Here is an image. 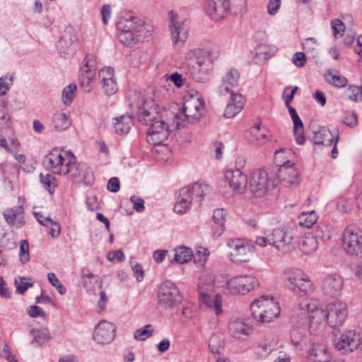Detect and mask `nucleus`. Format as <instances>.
<instances>
[{"instance_id": "obj_1", "label": "nucleus", "mask_w": 362, "mask_h": 362, "mask_svg": "<svg viewBox=\"0 0 362 362\" xmlns=\"http://www.w3.org/2000/svg\"><path fill=\"white\" fill-rule=\"evenodd\" d=\"M204 112V103L198 93L184 98L182 110L173 115L172 124L163 120L160 107L153 99H146L139 107V122L148 129L147 141L153 145H159L165 141L169 132L179 129L182 122L196 124L199 122Z\"/></svg>"}, {"instance_id": "obj_2", "label": "nucleus", "mask_w": 362, "mask_h": 362, "mask_svg": "<svg viewBox=\"0 0 362 362\" xmlns=\"http://www.w3.org/2000/svg\"><path fill=\"white\" fill-rule=\"evenodd\" d=\"M211 53L209 50L194 49L185 55V74L197 82L207 80L212 69Z\"/></svg>"}, {"instance_id": "obj_3", "label": "nucleus", "mask_w": 362, "mask_h": 362, "mask_svg": "<svg viewBox=\"0 0 362 362\" xmlns=\"http://www.w3.org/2000/svg\"><path fill=\"white\" fill-rule=\"evenodd\" d=\"M252 317L258 322L269 323L277 318L281 312L279 303L274 297L262 296L250 305Z\"/></svg>"}, {"instance_id": "obj_4", "label": "nucleus", "mask_w": 362, "mask_h": 362, "mask_svg": "<svg viewBox=\"0 0 362 362\" xmlns=\"http://www.w3.org/2000/svg\"><path fill=\"white\" fill-rule=\"evenodd\" d=\"M198 287L200 308L216 315L222 313V297L215 293L212 282L210 281L206 283L204 278H201Z\"/></svg>"}, {"instance_id": "obj_5", "label": "nucleus", "mask_w": 362, "mask_h": 362, "mask_svg": "<svg viewBox=\"0 0 362 362\" xmlns=\"http://www.w3.org/2000/svg\"><path fill=\"white\" fill-rule=\"evenodd\" d=\"M75 163L76 157L70 151L53 150L44 158V164L48 170L54 174L67 176Z\"/></svg>"}, {"instance_id": "obj_6", "label": "nucleus", "mask_w": 362, "mask_h": 362, "mask_svg": "<svg viewBox=\"0 0 362 362\" xmlns=\"http://www.w3.org/2000/svg\"><path fill=\"white\" fill-rule=\"evenodd\" d=\"M292 232L284 228H277L267 236L258 237L255 243L261 247L267 244L274 246L282 252H288L293 248Z\"/></svg>"}, {"instance_id": "obj_7", "label": "nucleus", "mask_w": 362, "mask_h": 362, "mask_svg": "<svg viewBox=\"0 0 362 362\" xmlns=\"http://www.w3.org/2000/svg\"><path fill=\"white\" fill-rule=\"evenodd\" d=\"M285 285L293 293L303 296L312 291V284L304 273L299 269H291L284 272Z\"/></svg>"}, {"instance_id": "obj_8", "label": "nucleus", "mask_w": 362, "mask_h": 362, "mask_svg": "<svg viewBox=\"0 0 362 362\" xmlns=\"http://www.w3.org/2000/svg\"><path fill=\"white\" fill-rule=\"evenodd\" d=\"M342 246L349 255L362 257V235L355 225L347 226L342 233Z\"/></svg>"}, {"instance_id": "obj_9", "label": "nucleus", "mask_w": 362, "mask_h": 362, "mask_svg": "<svg viewBox=\"0 0 362 362\" xmlns=\"http://www.w3.org/2000/svg\"><path fill=\"white\" fill-rule=\"evenodd\" d=\"M292 323L293 328L291 333V344L298 350L305 349L309 341L308 335V320L305 313L298 319V317H292Z\"/></svg>"}, {"instance_id": "obj_10", "label": "nucleus", "mask_w": 362, "mask_h": 362, "mask_svg": "<svg viewBox=\"0 0 362 362\" xmlns=\"http://www.w3.org/2000/svg\"><path fill=\"white\" fill-rule=\"evenodd\" d=\"M259 283L253 275H240L227 281V290L231 294H246L258 288Z\"/></svg>"}, {"instance_id": "obj_11", "label": "nucleus", "mask_w": 362, "mask_h": 362, "mask_svg": "<svg viewBox=\"0 0 362 362\" xmlns=\"http://www.w3.org/2000/svg\"><path fill=\"white\" fill-rule=\"evenodd\" d=\"M158 303L165 308H170L179 304L182 296L176 285L166 281L161 284L157 294Z\"/></svg>"}, {"instance_id": "obj_12", "label": "nucleus", "mask_w": 362, "mask_h": 362, "mask_svg": "<svg viewBox=\"0 0 362 362\" xmlns=\"http://www.w3.org/2000/svg\"><path fill=\"white\" fill-rule=\"evenodd\" d=\"M85 65L81 68L78 76L80 85L86 93L90 92L94 87L96 67V57L93 54H88L84 59Z\"/></svg>"}, {"instance_id": "obj_13", "label": "nucleus", "mask_w": 362, "mask_h": 362, "mask_svg": "<svg viewBox=\"0 0 362 362\" xmlns=\"http://www.w3.org/2000/svg\"><path fill=\"white\" fill-rule=\"evenodd\" d=\"M348 316V305L342 300H334L327 305V322L333 328L344 324Z\"/></svg>"}, {"instance_id": "obj_14", "label": "nucleus", "mask_w": 362, "mask_h": 362, "mask_svg": "<svg viewBox=\"0 0 362 362\" xmlns=\"http://www.w3.org/2000/svg\"><path fill=\"white\" fill-rule=\"evenodd\" d=\"M361 344L360 334L354 330H348L341 333L334 342L336 350L341 354H348L356 350Z\"/></svg>"}, {"instance_id": "obj_15", "label": "nucleus", "mask_w": 362, "mask_h": 362, "mask_svg": "<svg viewBox=\"0 0 362 362\" xmlns=\"http://www.w3.org/2000/svg\"><path fill=\"white\" fill-rule=\"evenodd\" d=\"M270 180L268 173L262 169H256L250 174L249 180V189L255 197L264 196L269 189Z\"/></svg>"}, {"instance_id": "obj_16", "label": "nucleus", "mask_w": 362, "mask_h": 362, "mask_svg": "<svg viewBox=\"0 0 362 362\" xmlns=\"http://www.w3.org/2000/svg\"><path fill=\"white\" fill-rule=\"evenodd\" d=\"M115 331L116 327L114 324L102 320L95 327L93 338L98 344H109L114 339Z\"/></svg>"}, {"instance_id": "obj_17", "label": "nucleus", "mask_w": 362, "mask_h": 362, "mask_svg": "<svg viewBox=\"0 0 362 362\" xmlns=\"http://www.w3.org/2000/svg\"><path fill=\"white\" fill-rule=\"evenodd\" d=\"M68 178L76 182H82L90 185L94 182V175L92 170L85 163L74 164Z\"/></svg>"}, {"instance_id": "obj_18", "label": "nucleus", "mask_w": 362, "mask_h": 362, "mask_svg": "<svg viewBox=\"0 0 362 362\" xmlns=\"http://www.w3.org/2000/svg\"><path fill=\"white\" fill-rule=\"evenodd\" d=\"M226 180L235 194H243L247 185V177L240 170H229L225 173Z\"/></svg>"}, {"instance_id": "obj_19", "label": "nucleus", "mask_w": 362, "mask_h": 362, "mask_svg": "<svg viewBox=\"0 0 362 362\" xmlns=\"http://www.w3.org/2000/svg\"><path fill=\"white\" fill-rule=\"evenodd\" d=\"M229 335L239 340L246 339L252 332V327L245 319L235 318L229 321L228 325Z\"/></svg>"}, {"instance_id": "obj_20", "label": "nucleus", "mask_w": 362, "mask_h": 362, "mask_svg": "<svg viewBox=\"0 0 362 362\" xmlns=\"http://www.w3.org/2000/svg\"><path fill=\"white\" fill-rule=\"evenodd\" d=\"M229 8L228 0H206V13L214 21L223 19Z\"/></svg>"}, {"instance_id": "obj_21", "label": "nucleus", "mask_w": 362, "mask_h": 362, "mask_svg": "<svg viewBox=\"0 0 362 362\" xmlns=\"http://www.w3.org/2000/svg\"><path fill=\"white\" fill-rule=\"evenodd\" d=\"M189 21L184 20L182 22L174 23L170 26L171 37L175 47L180 49L182 47L189 35Z\"/></svg>"}, {"instance_id": "obj_22", "label": "nucleus", "mask_w": 362, "mask_h": 362, "mask_svg": "<svg viewBox=\"0 0 362 362\" xmlns=\"http://www.w3.org/2000/svg\"><path fill=\"white\" fill-rule=\"evenodd\" d=\"M343 286V279L337 274L327 276L322 283L323 293L330 298L338 297L342 291Z\"/></svg>"}, {"instance_id": "obj_23", "label": "nucleus", "mask_w": 362, "mask_h": 362, "mask_svg": "<svg viewBox=\"0 0 362 362\" xmlns=\"http://www.w3.org/2000/svg\"><path fill=\"white\" fill-rule=\"evenodd\" d=\"M277 175L281 182L286 187H291L299 183L298 172L293 165L288 164L281 165Z\"/></svg>"}, {"instance_id": "obj_24", "label": "nucleus", "mask_w": 362, "mask_h": 362, "mask_svg": "<svg viewBox=\"0 0 362 362\" xmlns=\"http://www.w3.org/2000/svg\"><path fill=\"white\" fill-rule=\"evenodd\" d=\"M229 93H230V98L225 110L224 117L233 118L243 109L245 99L241 94L234 93L233 91Z\"/></svg>"}, {"instance_id": "obj_25", "label": "nucleus", "mask_w": 362, "mask_h": 362, "mask_svg": "<svg viewBox=\"0 0 362 362\" xmlns=\"http://www.w3.org/2000/svg\"><path fill=\"white\" fill-rule=\"evenodd\" d=\"M240 74L236 69H230L223 77L222 83L218 86V92L221 95H226L231 91L233 88L238 84Z\"/></svg>"}, {"instance_id": "obj_26", "label": "nucleus", "mask_w": 362, "mask_h": 362, "mask_svg": "<svg viewBox=\"0 0 362 362\" xmlns=\"http://www.w3.org/2000/svg\"><path fill=\"white\" fill-rule=\"evenodd\" d=\"M193 201L190 192V187H186L180 189L177 202L174 206V211L177 214H185L189 209Z\"/></svg>"}, {"instance_id": "obj_27", "label": "nucleus", "mask_w": 362, "mask_h": 362, "mask_svg": "<svg viewBox=\"0 0 362 362\" xmlns=\"http://www.w3.org/2000/svg\"><path fill=\"white\" fill-rule=\"evenodd\" d=\"M308 358L312 362H333L326 346L319 343L312 344L308 351Z\"/></svg>"}, {"instance_id": "obj_28", "label": "nucleus", "mask_w": 362, "mask_h": 362, "mask_svg": "<svg viewBox=\"0 0 362 362\" xmlns=\"http://www.w3.org/2000/svg\"><path fill=\"white\" fill-rule=\"evenodd\" d=\"M76 40L75 35L69 32H66L59 42L60 52L64 54V57L72 55L75 52L74 42Z\"/></svg>"}, {"instance_id": "obj_29", "label": "nucleus", "mask_w": 362, "mask_h": 362, "mask_svg": "<svg viewBox=\"0 0 362 362\" xmlns=\"http://www.w3.org/2000/svg\"><path fill=\"white\" fill-rule=\"evenodd\" d=\"M227 212L223 209H216L214 211V226H213L214 235L215 236H220L225 229V220Z\"/></svg>"}, {"instance_id": "obj_30", "label": "nucleus", "mask_w": 362, "mask_h": 362, "mask_svg": "<svg viewBox=\"0 0 362 362\" xmlns=\"http://www.w3.org/2000/svg\"><path fill=\"white\" fill-rule=\"evenodd\" d=\"M117 28L119 30H125L139 34L143 29V25L139 19L136 17H132L129 19L124 18L121 20L117 24Z\"/></svg>"}, {"instance_id": "obj_31", "label": "nucleus", "mask_w": 362, "mask_h": 362, "mask_svg": "<svg viewBox=\"0 0 362 362\" xmlns=\"http://www.w3.org/2000/svg\"><path fill=\"white\" fill-rule=\"evenodd\" d=\"M312 140L315 144L329 146L334 141V136L327 127H322L314 132Z\"/></svg>"}, {"instance_id": "obj_32", "label": "nucleus", "mask_w": 362, "mask_h": 362, "mask_svg": "<svg viewBox=\"0 0 362 362\" xmlns=\"http://www.w3.org/2000/svg\"><path fill=\"white\" fill-rule=\"evenodd\" d=\"M318 247V241L313 234L305 235L299 240V248L304 254H310L315 251Z\"/></svg>"}, {"instance_id": "obj_33", "label": "nucleus", "mask_w": 362, "mask_h": 362, "mask_svg": "<svg viewBox=\"0 0 362 362\" xmlns=\"http://www.w3.org/2000/svg\"><path fill=\"white\" fill-rule=\"evenodd\" d=\"M30 334L33 336L30 344L35 346H41L52 338L47 329H32Z\"/></svg>"}, {"instance_id": "obj_34", "label": "nucleus", "mask_w": 362, "mask_h": 362, "mask_svg": "<svg viewBox=\"0 0 362 362\" xmlns=\"http://www.w3.org/2000/svg\"><path fill=\"white\" fill-rule=\"evenodd\" d=\"M115 122L114 126L115 132L119 134H127L131 129V124L132 122V117L130 115H121L115 118Z\"/></svg>"}, {"instance_id": "obj_35", "label": "nucleus", "mask_w": 362, "mask_h": 362, "mask_svg": "<svg viewBox=\"0 0 362 362\" xmlns=\"http://www.w3.org/2000/svg\"><path fill=\"white\" fill-rule=\"evenodd\" d=\"M52 124L56 131H64L71 126V119L66 113L57 112L53 116Z\"/></svg>"}, {"instance_id": "obj_36", "label": "nucleus", "mask_w": 362, "mask_h": 362, "mask_svg": "<svg viewBox=\"0 0 362 362\" xmlns=\"http://www.w3.org/2000/svg\"><path fill=\"white\" fill-rule=\"evenodd\" d=\"M35 216L41 225L50 228L49 233L52 237L57 238L60 235L61 227L57 222L53 221L49 217L45 218V222L42 221V214L41 212H35Z\"/></svg>"}, {"instance_id": "obj_37", "label": "nucleus", "mask_w": 362, "mask_h": 362, "mask_svg": "<svg viewBox=\"0 0 362 362\" xmlns=\"http://www.w3.org/2000/svg\"><path fill=\"white\" fill-rule=\"evenodd\" d=\"M193 256L190 248L185 246L177 248L174 253V262L179 264H184L191 259Z\"/></svg>"}, {"instance_id": "obj_38", "label": "nucleus", "mask_w": 362, "mask_h": 362, "mask_svg": "<svg viewBox=\"0 0 362 362\" xmlns=\"http://www.w3.org/2000/svg\"><path fill=\"white\" fill-rule=\"evenodd\" d=\"M189 187L193 201L200 204L209 190L208 185L194 183Z\"/></svg>"}, {"instance_id": "obj_39", "label": "nucleus", "mask_w": 362, "mask_h": 362, "mask_svg": "<svg viewBox=\"0 0 362 362\" xmlns=\"http://www.w3.org/2000/svg\"><path fill=\"white\" fill-rule=\"evenodd\" d=\"M4 216L8 224L21 226L23 223L22 214L13 209H7Z\"/></svg>"}, {"instance_id": "obj_40", "label": "nucleus", "mask_w": 362, "mask_h": 362, "mask_svg": "<svg viewBox=\"0 0 362 362\" xmlns=\"http://www.w3.org/2000/svg\"><path fill=\"white\" fill-rule=\"evenodd\" d=\"M298 219L300 226L310 228L316 223L317 216L315 211L303 212Z\"/></svg>"}, {"instance_id": "obj_41", "label": "nucleus", "mask_w": 362, "mask_h": 362, "mask_svg": "<svg viewBox=\"0 0 362 362\" xmlns=\"http://www.w3.org/2000/svg\"><path fill=\"white\" fill-rule=\"evenodd\" d=\"M250 247L245 243L244 245L237 252V255H231L230 259L237 263L246 262L250 259Z\"/></svg>"}, {"instance_id": "obj_42", "label": "nucleus", "mask_w": 362, "mask_h": 362, "mask_svg": "<svg viewBox=\"0 0 362 362\" xmlns=\"http://www.w3.org/2000/svg\"><path fill=\"white\" fill-rule=\"evenodd\" d=\"M140 35L136 34V33H132V31L127 30H119V33L118 34L119 40L126 45H132L138 40V37Z\"/></svg>"}, {"instance_id": "obj_43", "label": "nucleus", "mask_w": 362, "mask_h": 362, "mask_svg": "<svg viewBox=\"0 0 362 362\" xmlns=\"http://www.w3.org/2000/svg\"><path fill=\"white\" fill-rule=\"evenodd\" d=\"M325 76L329 83L337 88L344 87L347 84L346 78L338 74H333L330 70L327 71Z\"/></svg>"}, {"instance_id": "obj_44", "label": "nucleus", "mask_w": 362, "mask_h": 362, "mask_svg": "<svg viewBox=\"0 0 362 362\" xmlns=\"http://www.w3.org/2000/svg\"><path fill=\"white\" fill-rule=\"evenodd\" d=\"M40 180L45 189L47 190L50 194H52L54 188L57 187V181L55 177L49 173H47L45 175H43L42 173H40Z\"/></svg>"}, {"instance_id": "obj_45", "label": "nucleus", "mask_w": 362, "mask_h": 362, "mask_svg": "<svg viewBox=\"0 0 362 362\" xmlns=\"http://www.w3.org/2000/svg\"><path fill=\"white\" fill-rule=\"evenodd\" d=\"M228 4L234 15H243L246 11V0H228Z\"/></svg>"}, {"instance_id": "obj_46", "label": "nucleus", "mask_w": 362, "mask_h": 362, "mask_svg": "<svg viewBox=\"0 0 362 362\" xmlns=\"http://www.w3.org/2000/svg\"><path fill=\"white\" fill-rule=\"evenodd\" d=\"M76 86L71 83L66 86L62 92V101L65 105H69L76 96Z\"/></svg>"}, {"instance_id": "obj_47", "label": "nucleus", "mask_w": 362, "mask_h": 362, "mask_svg": "<svg viewBox=\"0 0 362 362\" xmlns=\"http://www.w3.org/2000/svg\"><path fill=\"white\" fill-rule=\"evenodd\" d=\"M327 321V310L324 311L322 308L317 310L308 317V325L313 326L315 325H320Z\"/></svg>"}, {"instance_id": "obj_48", "label": "nucleus", "mask_w": 362, "mask_h": 362, "mask_svg": "<svg viewBox=\"0 0 362 362\" xmlns=\"http://www.w3.org/2000/svg\"><path fill=\"white\" fill-rule=\"evenodd\" d=\"M314 237L316 240H327L332 238V231L330 228L324 224L318 225L315 229Z\"/></svg>"}, {"instance_id": "obj_49", "label": "nucleus", "mask_w": 362, "mask_h": 362, "mask_svg": "<svg viewBox=\"0 0 362 362\" xmlns=\"http://www.w3.org/2000/svg\"><path fill=\"white\" fill-rule=\"evenodd\" d=\"M209 255L206 248L200 247L194 255V262L198 267H203Z\"/></svg>"}, {"instance_id": "obj_50", "label": "nucleus", "mask_w": 362, "mask_h": 362, "mask_svg": "<svg viewBox=\"0 0 362 362\" xmlns=\"http://www.w3.org/2000/svg\"><path fill=\"white\" fill-rule=\"evenodd\" d=\"M153 329L151 325H146L143 328L137 329L134 333V338L137 340H145L153 334Z\"/></svg>"}, {"instance_id": "obj_51", "label": "nucleus", "mask_w": 362, "mask_h": 362, "mask_svg": "<svg viewBox=\"0 0 362 362\" xmlns=\"http://www.w3.org/2000/svg\"><path fill=\"white\" fill-rule=\"evenodd\" d=\"M317 45V40L313 37H308L302 43L303 49L313 54L316 53Z\"/></svg>"}, {"instance_id": "obj_52", "label": "nucleus", "mask_w": 362, "mask_h": 362, "mask_svg": "<svg viewBox=\"0 0 362 362\" xmlns=\"http://www.w3.org/2000/svg\"><path fill=\"white\" fill-rule=\"evenodd\" d=\"M20 261L23 263H27L29 261V245L27 240H22L20 242Z\"/></svg>"}, {"instance_id": "obj_53", "label": "nucleus", "mask_w": 362, "mask_h": 362, "mask_svg": "<svg viewBox=\"0 0 362 362\" xmlns=\"http://www.w3.org/2000/svg\"><path fill=\"white\" fill-rule=\"evenodd\" d=\"M47 279H48L49 283L57 289L58 292L61 295H64V294L66 293V288L60 282V281L56 276L54 273H52V272L51 273H48Z\"/></svg>"}, {"instance_id": "obj_54", "label": "nucleus", "mask_w": 362, "mask_h": 362, "mask_svg": "<svg viewBox=\"0 0 362 362\" xmlns=\"http://www.w3.org/2000/svg\"><path fill=\"white\" fill-rule=\"evenodd\" d=\"M305 305L308 308V313L305 311H304L303 308H302V304L300 303L299 305V307L301 308L302 311L300 313V316L297 317L298 319H300V317L303 315V313H305L308 318L310 317V315H311V314H313V313H315V311L317 310H319L321 308H320V303H319L318 300H311L309 303H306Z\"/></svg>"}, {"instance_id": "obj_55", "label": "nucleus", "mask_w": 362, "mask_h": 362, "mask_svg": "<svg viewBox=\"0 0 362 362\" xmlns=\"http://www.w3.org/2000/svg\"><path fill=\"white\" fill-rule=\"evenodd\" d=\"M13 83V76H2L0 78V96L6 94Z\"/></svg>"}, {"instance_id": "obj_56", "label": "nucleus", "mask_w": 362, "mask_h": 362, "mask_svg": "<svg viewBox=\"0 0 362 362\" xmlns=\"http://www.w3.org/2000/svg\"><path fill=\"white\" fill-rule=\"evenodd\" d=\"M245 242L240 239H230L227 246L230 249V256L237 255V252L241 248Z\"/></svg>"}, {"instance_id": "obj_57", "label": "nucleus", "mask_w": 362, "mask_h": 362, "mask_svg": "<svg viewBox=\"0 0 362 362\" xmlns=\"http://www.w3.org/2000/svg\"><path fill=\"white\" fill-rule=\"evenodd\" d=\"M101 83L104 93L106 95H111L117 91V86L114 78L103 81Z\"/></svg>"}, {"instance_id": "obj_58", "label": "nucleus", "mask_w": 362, "mask_h": 362, "mask_svg": "<svg viewBox=\"0 0 362 362\" xmlns=\"http://www.w3.org/2000/svg\"><path fill=\"white\" fill-rule=\"evenodd\" d=\"M209 348L214 354H221L223 348L219 341L218 337L212 336L209 339Z\"/></svg>"}, {"instance_id": "obj_59", "label": "nucleus", "mask_w": 362, "mask_h": 362, "mask_svg": "<svg viewBox=\"0 0 362 362\" xmlns=\"http://www.w3.org/2000/svg\"><path fill=\"white\" fill-rule=\"evenodd\" d=\"M342 122L349 127H354L358 124V118L355 112H346Z\"/></svg>"}, {"instance_id": "obj_60", "label": "nucleus", "mask_w": 362, "mask_h": 362, "mask_svg": "<svg viewBox=\"0 0 362 362\" xmlns=\"http://www.w3.org/2000/svg\"><path fill=\"white\" fill-rule=\"evenodd\" d=\"M255 130L257 132L255 133V136H256L257 141L259 144H264L270 139L271 134L269 131H261L259 126Z\"/></svg>"}, {"instance_id": "obj_61", "label": "nucleus", "mask_w": 362, "mask_h": 362, "mask_svg": "<svg viewBox=\"0 0 362 362\" xmlns=\"http://www.w3.org/2000/svg\"><path fill=\"white\" fill-rule=\"evenodd\" d=\"M101 83L114 78V69L111 67L102 69L99 71Z\"/></svg>"}, {"instance_id": "obj_62", "label": "nucleus", "mask_w": 362, "mask_h": 362, "mask_svg": "<svg viewBox=\"0 0 362 362\" xmlns=\"http://www.w3.org/2000/svg\"><path fill=\"white\" fill-rule=\"evenodd\" d=\"M25 277H22L21 279V283H18V281L17 280H15V284H16L17 293L23 294L28 288L33 286V283L25 281Z\"/></svg>"}, {"instance_id": "obj_63", "label": "nucleus", "mask_w": 362, "mask_h": 362, "mask_svg": "<svg viewBox=\"0 0 362 362\" xmlns=\"http://www.w3.org/2000/svg\"><path fill=\"white\" fill-rule=\"evenodd\" d=\"M28 313L31 317H41L42 318H45L46 317V314L44 312V310L37 305L30 306Z\"/></svg>"}, {"instance_id": "obj_64", "label": "nucleus", "mask_w": 362, "mask_h": 362, "mask_svg": "<svg viewBox=\"0 0 362 362\" xmlns=\"http://www.w3.org/2000/svg\"><path fill=\"white\" fill-rule=\"evenodd\" d=\"M272 346L267 343H261L257 346V354L261 356H266L272 351Z\"/></svg>"}]
</instances>
